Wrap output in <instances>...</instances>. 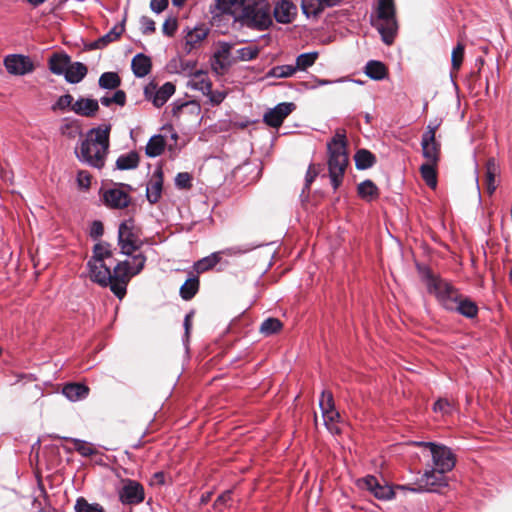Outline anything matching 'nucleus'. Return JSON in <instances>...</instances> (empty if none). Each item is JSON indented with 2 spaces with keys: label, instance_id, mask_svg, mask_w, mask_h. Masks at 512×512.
Here are the masks:
<instances>
[{
  "label": "nucleus",
  "instance_id": "1",
  "mask_svg": "<svg viewBox=\"0 0 512 512\" xmlns=\"http://www.w3.org/2000/svg\"><path fill=\"white\" fill-rule=\"evenodd\" d=\"M110 131L111 126L107 124L88 130L85 138L75 149L78 160L91 167L102 169L109 151Z\"/></svg>",
  "mask_w": 512,
  "mask_h": 512
},
{
  "label": "nucleus",
  "instance_id": "2",
  "mask_svg": "<svg viewBox=\"0 0 512 512\" xmlns=\"http://www.w3.org/2000/svg\"><path fill=\"white\" fill-rule=\"evenodd\" d=\"M233 21L251 30H268L273 25L271 5L267 0H242Z\"/></svg>",
  "mask_w": 512,
  "mask_h": 512
},
{
  "label": "nucleus",
  "instance_id": "3",
  "mask_svg": "<svg viewBox=\"0 0 512 512\" xmlns=\"http://www.w3.org/2000/svg\"><path fill=\"white\" fill-rule=\"evenodd\" d=\"M90 278L102 286L110 285L111 291L119 298L126 295L128 284V262L122 261L114 268L113 273L105 261L90 259L88 262Z\"/></svg>",
  "mask_w": 512,
  "mask_h": 512
},
{
  "label": "nucleus",
  "instance_id": "4",
  "mask_svg": "<svg viewBox=\"0 0 512 512\" xmlns=\"http://www.w3.org/2000/svg\"><path fill=\"white\" fill-rule=\"evenodd\" d=\"M328 172L331 185L336 191L342 184L346 167L349 163L345 131H337L327 143Z\"/></svg>",
  "mask_w": 512,
  "mask_h": 512
},
{
  "label": "nucleus",
  "instance_id": "5",
  "mask_svg": "<svg viewBox=\"0 0 512 512\" xmlns=\"http://www.w3.org/2000/svg\"><path fill=\"white\" fill-rule=\"evenodd\" d=\"M376 18L371 20L372 26L377 29L381 35L382 41L386 45H391L398 32V22L396 19V8L394 0H376Z\"/></svg>",
  "mask_w": 512,
  "mask_h": 512
},
{
  "label": "nucleus",
  "instance_id": "6",
  "mask_svg": "<svg viewBox=\"0 0 512 512\" xmlns=\"http://www.w3.org/2000/svg\"><path fill=\"white\" fill-rule=\"evenodd\" d=\"M423 277L426 281L428 292L434 294L446 310L453 309L454 303L461 297L458 290L447 280L435 276L429 268L425 269Z\"/></svg>",
  "mask_w": 512,
  "mask_h": 512
},
{
  "label": "nucleus",
  "instance_id": "7",
  "mask_svg": "<svg viewBox=\"0 0 512 512\" xmlns=\"http://www.w3.org/2000/svg\"><path fill=\"white\" fill-rule=\"evenodd\" d=\"M445 474L434 468L426 469L414 485H398L397 489L413 493H439L442 488L448 486Z\"/></svg>",
  "mask_w": 512,
  "mask_h": 512
},
{
  "label": "nucleus",
  "instance_id": "8",
  "mask_svg": "<svg viewBox=\"0 0 512 512\" xmlns=\"http://www.w3.org/2000/svg\"><path fill=\"white\" fill-rule=\"evenodd\" d=\"M418 446H423L429 448L433 466L431 468L439 470V472H449L451 471L456 464V458L453 454L452 450L442 444H437L434 442H416Z\"/></svg>",
  "mask_w": 512,
  "mask_h": 512
},
{
  "label": "nucleus",
  "instance_id": "9",
  "mask_svg": "<svg viewBox=\"0 0 512 512\" xmlns=\"http://www.w3.org/2000/svg\"><path fill=\"white\" fill-rule=\"evenodd\" d=\"M359 486L362 489L369 491L373 496L380 501H390L395 498L397 486L390 485L384 478H377L374 475H367L359 481ZM399 491H401L399 489Z\"/></svg>",
  "mask_w": 512,
  "mask_h": 512
},
{
  "label": "nucleus",
  "instance_id": "10",
  "mask_svg": "<svg viewBox=\"0 0 512 512\" xmlns=\"http://www.w3.org/2000/svg\"><path fill=\"white\" fill-rule=\"evenodd\" d=\"M175 90V85L172 82H166L158 88L156 82L152 80L145 85L143 93L147 101L152 102L156 108H160L175 93Z\"/></svg>",
  "mask_w": 512,
  "mask_h": 512
},
{
  "label": "nucleus",
  "instance_id": "11",
  "mask_svg": "<svg viewBox=\"0 0 512 512\" xmlns=\"http://www.w3.org/2000/svg\"><path fill=\"white\" fill-rule=\"evenodd\" d=\"M218 46L211 59L212 70L217 74L227 71L234 64V56L231 54L234 44L219 41Z\"/></svg>",
  "mask_w": 512,
  "mask_h": 512
},
{
  "label": "nucleus",
  "instance_id": "12",
  "mask_svg": "<svg viewBox=\"0 0 512 512\" xmlns=\"http://www.w3.org/2000/svg\"><path fill=\"white\" fill-rule=\"evenodd\" d=\"M103 201L112 209H123L128 206V192L124 184H115L103 193Z\"/></svg>",
  "mask_w": 512,
  "mask_h": 512
},
{
  "label": "nucleus",
  "instance_id": "13",
  "mask_svg": "<svg viewBox=\"0 0 512 512\" xmlns=\"http://www.w3.org/2000/svg\"><path fill=\"white\" fill-rule=\"evenodd\" d=\"M295 108L292 102H281L264 114L263 121L270 127L278 128Z\"/></svg>",
  "mask_w": 512,
  "mask_h": 512
},
{
  "label": "nucleus",
  "instance_id": "14",
  "mask_svg": "<svg viewBox=\"0 0 512 512\" xmlns=\"http://www.w3.org/2000/svg\"><path fill=\"white\" fill-rule=\"evenodd\" d=\"M6 70L13 75H25L34 70V64L28 56L20 54L8 55L4 59Z\"/></svg>",
  "mask_w": 512,
  "mask_h": 512
},
{
  "label": "nucleus",
  "instance_id": "15",
  "mask_svg": "<svg viewBox=\"0 0 512 512\" xmlns=\"http://www.w3.org/2000/svg\"><path fill=\"white\" fill-rule=\"evenodd\" d=\"M297 15V6L291 0H280L275 3L272 10V18L280 24L293 22Z\"/></svg>",
  "mask_w": 512,
  "mask_h": 512
},
{
  "label": "nucleus",
  "instance_id": "16",
  "mask_svg": "<svg viewBox=\"0 0 512 512\" xmlns=\"http://www.w3.org/2000/svg\"><path fill=\"white\" fill-rule=\"evenodd\" d=\"M146 260L145 254L140 250L137 241L133 239V233L130 231V278L142 271Z\"/></svg>",
  "mask_w": 512,
  "mask_h": 512
},
{
  "label": "nucleus",
  "instance_id": "17",
  "mask_svg": "<svg viewBox=\"0 0 512 512\" xmlns=\"http://www.w3.org/2000/svg\"><path fill=\"white\" fill-rule=\"evenodd\" d=\"M167 147L168 151L172 154H176V150L173 148L172 144H167L165 140V135L155 134L147 142L146 145V155L150 158H155L160 156L165 148Z\"/></svg>",
  "mask_w": 512,
  "mask_h": 512
},
{
  "label": "nucleus",
  "instance_id": "18",
  "mask_svg": "<svg viewBox=\"0 0 512 512\" xmlns=\"http://www.w3.org/2000/svg\"><path fill=\"white\" fill-rule=\"evenodd\" d=\"M163 188V172L160 168L156 169L152 179L146 185V198L150 204L159 201Z\"/></svg>",
  "mask_w": 512,
  "mask_h": 512
},
{
  "label": "nucleus",
  "instance_id": "19",
  "mask_svg": "<svg viewBox=\"0 0 512 512\" xmlns=\"http://www.w3.org/2000/svg\"><path fill=\"white\" fill-rule=\"evenodd\" d=\"M98 111L99 102L96 99L86 97H79L72 107V112L86 118L95 117Z\"/></svg>",
  "mask_w": 512,
  "mask_h": 512
},
{
  "label": "nucleus",
  "instance_id": "20",
  "mask_svg": "<svg viewBox=\"0 0 512 512\" xmlns=\"http://www.w3.org/2000/svg\"><path fill=\"white\" fill-rule=\"evenodd\" d=\"M125 31V19L121 23L115 25L107 34L101 36L97 40L90 42L87 47L90 50L102 49L108 44L116 41Z\"/></svg>",
  "mask_w": 512,
  "mask_h": 512
},
{
  "label": "nucleus",
  "instance_id": "21",
  "mask_svg": "<svg viewBox=\"0 0 512 512\" xmlns=\"http://www.w3.org/2000/svg\"><path fill=\"white\" fill-rule=\"evenodd\" d=\"M130 69L135 77L144 78L151 72V57L144 53H137L130 61Z\"/></svg>",
  "mask_w": 512,
  "mask_h": 512
},
{
  "label": "nucleus",
  "instance_id": "22",
  "mask_svg": "<svg viewBox=\"0 0 512 512\" xmlns=\"http://www.w3.org/2000/svg\"><path fill=\"white\" fill-rule=\"evenodd\" d=\"M449 311L457 312L466 318L472 319L478 314V306L471 299L461 296L459 300L454 303L453 309Z\"/></svg>",
  "mask_w": 512,
  "mask_h": 512
},
{
  "label": "nucleus",
  "instance_id": "23",
  "mask_svg": "<svg viewBox=\"0 0 512 512\" xmlns=\"http://www.w3.org/2000/svg\"><path fill=\"white\" fill-rule=\"evenodd\" d=\"M62 393L68 400L76 402L88 396L89 387L81 383H68L63 387Z\"/></svg>",
  "mask_w": 512,
  "mask_h": 512
},
{
  "label": "nucleus",
  "instance_id": "24",
  "mask_svg": "<svg viewBox=\"0 0 512 512\" xmlns=\"http://www.w3.org/2000/svg\"><path fill=\"white\" fill-rule=\"evenodd\" d=\"M71 60L67 54L54 53L48 61L49 69L53 74L64 75L68 69Z\"/></svg>",
  "mask_w": 512,
  "mask_h": 512
},
{
  "label": "nucleus",
  "instance_id": "25",
  "mask_svg": "<svg viewBox=\"0 0 512 512\" xmlns=\"http://www.w3.org/2000/svg\"><path fill=\"white\" fill-rule=\"evenodd\" d=\"M188 87L193 90L201 91L204 95L211 93L212 83L203 71L194 73L192 79L188 82Z\"/></svg>",
  "mask_w": 512,
  "mask_h": 512
},
{
  "label": "nucleus",
  "instance_id": "26",
  "mask_svg": "<svg viewBox=\"0 0 512 512\" xmlns=\"http://www.w3.org/2000/svg\"><path fill=\"white\" fill-rule=\"evenodd\" d=\"M355 166L357 170H367L374 166L376 156L367 149H358L354 155Z\"/></svg>",
  "mask_w": 512,
  "mask_h": 512
},
{
  "label": "nucleus",
  "instance_id": "27",
  "mask_svg": "<svg viewBox=\"0 0 512 512\" xmlns=\"http://www.w3.org/2000/svg\"><path fill=\"white\" fill-rule=\"evenodd\" d=\"M365 74L372 80H383L387 76V68L384 63L377 60H370L365 65Z\"/></svg>",
  "mask_w": 512,
  "mask_h": 512
},
{
  "label": "nucleus",
  "instance_id": "28",
  "mask_svg": "<svg viewBox=\"0 0 512 512\" xmlns=\"http://www.w3.org/2000/svg\"><path fill=\"white\" fill-rule=\"evenodd\" d=\"M87 74V67L81 62H74L69 64L65 73L67 82L76 84L79 83Z\"/></svg>",
  "mask_w": 512,
  "mask_h": 512
},
{
  "label": "nucleus",
  "instance_id": "29",
  "mask_svg": "<svg viewBox=\"0 0 512 512\" xmlns=\"http://www.w3.org/2000/svg\"><path fill=\"white\" fill-rule=\"evenodd\" d=\"M422 155L427 162L437 163L439 160L440 143L434 141L421 140Z\"/></svg>",
  "mask_w": 512,
  "mask_h": 512
},
{
  "label": "nucleus",
  "instance_id": "30",
  "mask_svg": "<svg viewBox=\"0 0 512 512\" xmlns=\"http://www.w3.org/2000/svg\"><path fill=\"white\" fill-rule=\"evenodd\" d=\"M62 136L68 139H75L82 134V127L78 120L64 119L60 128Z\"/></svg>",
  "mask_w": 512,
  "mask_h": 512
},
{
  "label": "nucleus",
  "instance_id": "31",
  "mask_svg": "<svg viewBox=\"0 0 512 512\" xmlns=\"http://www.w3.org/2000/svg\"><path fill=\"white\" fill-rule=\"evenodd\" d=\"M199 278L192 275L180 287V296L183 300H191L199 290Z\"/></svg>",
  "mask_w": 512,
  "mask_h": 512
},
{
  "label": "nucleus",
  "instance_id": "32",
  "mask_svg": "<svg viewBox=\"0 0 512 512\" xmlns=\"http://www.w3.org/2000/svg\"><path fill=\"white\" fill-rule=\"evenodd\" d=\"M221 253L219 251L213 252L210 255L198 260L195 264L197 273H204L214 268L221 261Z\"/></svg>",
  "mask_w": 512,
  "mask_h": 512
},
{
  "label": "nucleus",
  "instance_id": "33",
  "mask_svg": "<svg viewBox=\"0 0 512 512\" xmlns=\"http://www.w3.org/2000/svg\"><path fill=\"white\" fill-rule=\"evenodd\" d=\"M209 33V29L205 26L195 27L186 36V46H189L188 52L197 44L203 41Z\"/></svg>",
  "mask_w": 512,
  "mask_h": 512
},
{
  "label": "nucleus",
  "instance_id": "34",
  "mask_svg": "<svg viewBox=\"0 0 512 512\" xmlns=\"http://www.w3.org/2000/svg\"><path fill=\"white\" fill-rule=\"evenodd\" d=\"M261 246H262L261 243H245V244L236 245V246H232V247H228L226 249L220 250L219 253H221V257L223 255L240 256V255L249 253Z\"/></svg>",
  "mask_w": 512,
  "mask_h": 512
},
{
  "label": "nucleus",
  "instance_id": "35",
  "mask_svg": "<svg viewBox=\"0 0 512 512\" xmlns=\"http://www.w3.org/2000/svg\"><path fill=\"white\" fill-rule=\"evenodd\" d=\"M499 172V166L494 158H489L486 163V182L487 191L489 194L494 193L496 190L495 176Z\"/></svg>",
  "mask_w": 512,
  "mask_h": 512
},
{
  "label": "nucleus",
  "instance_id": "36",
  "mask_svg": "<svg viewBox=\"0 0 512 512\" xmlns=\"http://www.w3.org/2000/svg\"><path fill=\"white\" fill-rule=\"evenodd\" d=\"M282 327L283 324L278 318L269 317L261 323L259 331L262 335L268 337L278 333Z\"/></svg>",
  "mask_w": 512,
  "mask_h": 512
},
{
  "label": "nucleus",
  "instance_id": "37",
  "mask_svg": "<svg viewBox=\"0 0 512 512\" xmlns=\"http://www.w3.org/2000/svg\"><path fill=\"white\" fill-rule=\"evenodd\" d=\"M358 195L365 200H371L378 196V188L373 181L366 179L358 184L357 187Z\"/></svg>",
  "mask_w": 512,
  "mask_h": 512
},
{
  "label": "nucleus",
  "instance_id": "38",
  "mask_svg": "<svg viewBox=\"0 0 512 512\" xmlns=\"http://www.w3.org/2000/svg\"><path fill=\"white\" fill-rule=\"evenodd\" d=\"M98 84L103 89L114 90L121 84V78L116 72H105L98 80Z\"/></svg>",
  "mask_w": 512,
  "mask_h": 512
},
{
  "label": "nucleus",
  "instance_id": "39",
  "mask_svg": "<svg viewBox=\"0 0 512 512\" xmlns=\"http://www.w3.org/2000/svg\"><path fill=\"white\" fill-rule=\"evenodd\" d=\"M318 58V52H305L297 56L296 58V71H305L307 68L311 67Z\"/></svg>",
  "mask_w": 512,
  "mask_h": 512
},
{
  "label": "nucleus",
  "instance_id": "40",
  "mask_svg": "<svg viewBox=\"0 0 512 512\" xmlns=\"http://www.w3.org/2000/svg\"><path fill=\"white\" fill-rule=\"evenodd\" d=\"M436 164L437 163L427 162V163L422 164L420 167V172H421L422 178L425 180L426 184L431 188H435L437 185L436 170H435Z\"/></svg>",
  "mask_w": 512,
  "mask_h": 512
},
{
  "label": "nucleus",
  "instance_id": "41",
  "mask_svg": "<svg viewBox=\"0 0 512 512\" xmlns=\"http://www.w3.org/2000/svg\"><path fill=\"white\" fill-rule=\"evenodd\" d=\"M296 72L293 65H278L272 67L267 73L266 78H288Z\"/></svg>",
  "mask_w": 512,
  "mask_h": 512
},
{
  "label": "nucleus",
  "instance_id": "42",
  "mask_svg": "<svg viewBox=\"0 0 512 512\" xmlns=\"http://www.w3.org/2000/svg\"><path fill=\"white\" fill-rule=\"evenodd\" d=\"M259 54V49L256 46H246L238 49L234 56V64L238 61H250L255 59Z\"/></svg>",
  "mask_w": 512,
  "mask_h": 512
},
{
  "label": "nucleus",
  "instance_id": "43",
  "mask_svg": "<svg viewBox=\"0 0 512 512\" xmlns=\"http://www.w3.org/2000/svg\"><path fill=\"white\" fill-rule=\"evenodd\" d=\"M145 499V491L142 484L135 480H130V505L139 504Z\"/></svg>",
  "mask_w": 512,
  "mask_h": 512
},
{
  "label": "nucleus",
  "instance_id": "44",
  "mask_svg": "<svg viewBox=\"0 0 512 512\" xmlns=\"http://www.w3.org/2000/svg\"><path fill=\"white\" fill-rule=\"evenodd\" d=\"M302 13L307 17H318L322 13V6L315 0H302Z\"/></svg>",
  "mask_w": 512,
  "mask_h": 512
},
{
  "label": "nucleus",
  "instance_id": "45",
  "mask_svg": "<svg viewBox=\"0 0 512 512\" xmlns=\"http://www.w3.org/2000/svg\"><path fill=\"white\" fill-rule=\"evenodd\" d=\"M75 101L71 94H65L60 96L57 101L52 105L53 111H72V107L75 105Z\"/></svg>",
  "mask_w": 512,
  "mask_h": 512
},
{
  "label": "nucleus",
  "instance_id": "46",
  "mask_svg": "<svg viewBox=\"0 0 512 512\" xmlns=\"http://www.w3.org/2000/svg\"><path fill=\"white\" fill-rule=\"evenodd\" d=\"M100 102L104 106L117 104L123 107L126 104V93L123 90H117L112 96L101 97Z\"/></svg>",
  "mask_w": 512,
  "mask_h": 512
},
{
  "label": "nucleus",
  "instance_id": "47",
  "mask_svg": "<svg viewBox=\"0 0 512 512\" xmlns=\"http://www.w3.org/2000/svg\"><path fill=\"white\" fill-rule=\"evenodd\" d=\"M68 440L73 443L74 449L83 456H90L96 452V449L93 447V445L86 441L74 438H68Z\"/></svg>",
  "mask_w": 512,
  "mask_h": 512
},
{
  "label": "nucleus",
  "instance_id": "48",
  "mask_svg": "<svg viewBox=\"0 0 512 512\" xmlns=\"http://www.w3.org/2000/svg\"><path fill=\"white\" fill-rule=\"evenodd\" d=\"M464 51L465 46L462 43H458L456 47L452 50L451 54V65L452 69L459 70L463 59H464Z\"/></svg>",
  "mask_w": 512,
  "mask_h": 512
},
{
  "label": "nucleus",
  "instance_id": "49",
  "mask_svg": "<svg viewBox=\"0 0 512 512\" xmlns=\"http://www.w3.org/2000/svg\"><path fill=\"white\" fill-rule=\"evenodd\" d=\"M110 257H111V250H110L109 244L100 242L94 246L92 259H98L101 261H105L106 259H108Z\"/></svg>",
  "mask_w": 512,
  "mask_h": 512
},
{
  "label": "nucleus",
  "instance_id": "50",
  "mask_svg": "<svg viewBox=\"0 0 512 512\" xmlns=\"http://www.w3.org/2000/svg\"><path fill=\"white\" fill-rule=\"evenodd\" d=\"M77 512H104L103 507L99 504H90L84 498H79L75 504Z\"/></svg>",
  "mask_w": 512,
  "mask_h": 512
},
{
  "label": "nucleus",
  "instance_id": "51",
  "mask_svg": "<svg viewBox=\"0 0 512 512\" xmlns=\"http://www.w3.org/2000/svg\"><path fill=\"white\" fill-rule=\"evenodd\" d=\"M319 407L320 410L325 409V412L327 413V409H335V403L333 394L331 391L323 390L321 392V397L319 399Z\"/></svg>",
  "mask_w": 512,
  "mask_h": 512
},
{
  "label": "nucleus",
  "instance_id": "52",
  "mask_svg": "<svg viewBox=\"0 0 512 512\" xmlns=\"http://www.w3.org/2000/svg\"><path fill=\"white\" fill-rule=\"evenodd\" d=\"M194 312L190 311L185 315L184 321H183V327H184V335L182 338L183 345L185 347L186 352H188V345L190 340V331L192 327L191 318L193 317Z\"/></svg>",
  "mask_w": 512,
  "mask_h": 512
},
{
  "label": "nucleus",
  "instance_id": "53",
  "mask_svg": "<svg viewBox=\"0 0 512 512\" xmlns=\"http://www.w3.org/2000/svg\"><path fill=\"white\" fill-rule=\"evenodd\" d=\"M175 186L179 189L192 187V176L188 172H180L175 177Z\"/></svg>",
  "mask_w": 512,
  "mask_h": 512
},
{
  "label": "nucleus",
  "instance_id": "54",
  "mask_svg": "<svg viewBox=\"0 0 512 512\" xmlns=\"http://www.w3.org/2000/svg\"><path fill=\"white\" fill-rule=\"evenodd\" d=\"M178 28V21L175 17L167 18L162 25V32L165 36L172 37Z\"/></svg>",
  "mask_w": 512,
  "mask_h": 512
},
{
  "label": "nucleus",
  "instance_id": "55",
  "mask_svg": "<svg viewBox=\"0 0 512 512\" xmlns=\"http://www.w3.org/2000/svg\"><path fill=\"white\" fill-rule=\"evenodd\" d=\"M118 238L122 252L124 254H128V251H126V248L128 246V226L126 221L122 222L119 226Z\"/></svg>",
  "mask_w": 512,
  "mask_h": 512
},
{
  "label": "nucleus",
  "instance_id": "56",
  "mask_svg": "<svg viewBox=\"0 0 512 512\" xmlns=\"http://www.w3.org/2000/svg\"><path fill=\"white\" fill-rule=\"evenodd\" d=\"M140 25H141V32L144 35H149L153 32H155V22L153 19L147 16H142L140 18Z\"/></svg>",
  "mask_w": 512,
  "mask_h": 512
},
{
  "label": "nucleus",
  "instance_id": "57",
  "mask_svg": "<svg viewBox=\"0 0 512 512\" xmlns=\"http://www.w3.org/2000/svg\"><path fill=\"white\" fill-rule=\"evenodd\" d=\"M321 413L324 420V424L327 428H329V423L334 422L336 419L340 417V414L335 409H327V413L325 412V409H322Z\"/></svg>",
  "mask_w": 512,
  "mask_h": 512
},
{
  "label": "nucleus",
  "instance_id": "58",
  "mask_svg": "<svg viewBox=\"0 0 512 512\" xmlns=\"http://www.w3.org/2000/svg\"><path fill=\"white\" fill-rule=\"evenodd\" d=\"M169 4V0H151L150 9L156 14L163 12Z\"/></svg>",
  "mask_w": 512,
  "mask_h": 512
},
{
  "label": "nucleus",
  "instance_id": "59",
  "mask_svg": "<svg viewBox=\"0 0 512 512\" xmlns=\"http://www.w3.org/2000/svg\"><path fill=\"white\" fill-rule=\"evenodd\" d=\"M433 410L447 414L450 412V403L446 399H438L433 405Z\"/></svg>",
  "mask_w": 512,
  "mask_h": 512
},
{
  "label": "nucleus",
  "instance_id": "60",
  "mask_svg": "<svg viewBox=\"0 0 512 512\" xmlns=\"http://www.w3.org/2000/svg\"><path fill=\"white\" fill-rule=\"evenodd\" d=\"M104 227L101 221H94L90 227V236L97 239L103 235Z\"/></svg>",
  "mask_w": 512,
  "mask_h": 512
},
{
  "label": "nucleus",
  "instance_id": "61",
  "mask_svg": "<svg viewBox=\"0 0 512 512\" xmlns=\"http://www.w3.org/2000/svg\"><path fill=\"white\" fill-rule=\"evenodd\" d=\"M318 175V171L314 169V167L312 165L309 166L307 172H306V176H305V185H304V190H309L310 189V186L312 184V182L314 181V179L317 177Z\"/></svg>",
  "mask_w": 512,
  "mask_h": 512
},
{
  "label": "nucleus",
  "instance_id": "62",
  "mask_svg": "<svg viewBox=\"0 0 512 512\" xmlns=\"http://www.w3.org/2000/svg\"><path fill=\"white\" fill-rule=\"evenodd\" d=\"M166 483V474L163 471L155 472L150 480L151 486H163Z\"/></svg>",
  "mask_w": 512,
  "mask_h": 512
},
{
  "label": "nucleus",
  "instance_id": "63",
  "mask_svg": "<svg viewBox=\"0 0 512 512\" xmlns=\"http://www.w3.org/2000/svg\"><path fill=\"white\" fill-rule=\"evenodd\" d=\"M77 181L80 187L88 188L91 183V176L87 171H79Z\"/></svg>",
  "mask_w": 512,
  "mask_h": 512
},
{
  "label": "nucleus",
  "instance_id": "64",
  "mask_svg": "<svg viewBox=\"0 0 512 512\" xmlns=\"http://www.w3.org/2000/svg\"><path fill=\"white\" fill-rule=\"evenodd\" d=\"M208 96H209V100L212 104L218 105L223 102V100L226 97V93L222 92V91H212L211 90V93Z\"/></svg>",
  "mask_w": 512,
  "mask_h": 512
}]
</instances>
